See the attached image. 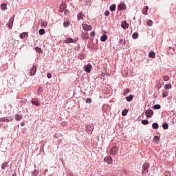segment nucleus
Returning <instances> with one entry per match:
<instances>
[{"instance_id":"obj_37","label":"nucleus","mask_w":176,"mask_h":176,"mask_svg":"<svg viewBox=\"0 0 176 176\" xmlns=\"http://www.w3.org/2000/svg\"><path fill=\"white\" fill-rule=\"evenodd\" d=\"M148 123H149V122L146 120H142V124H148Z\"/></svg>"},{"instance_id":"obj_17","label":"nucleus","mask_w":176,"mask_h":176,"mask_svg":"<svg viewBox=\"0 0 176 176\" xmlns=\"http://www.w3.org/2000/svg\"><path fill=\"white\" fill-rule=\"evenodd\" d=\"M65 43H74V39L71 38H68L66 40L64 41Z\"/></svg>"},{"instance_id":"obj_42","label":"nucleus","mask_w":176,"mask_h":176,"mask_svg":"<svg viewBox=\"0 0 176 176\" xmlns=\"http://www.w3.org/2000/svg\"><path fill=\"white\" fill-rule=\"evenodd\" d=\"M13 19H10L8 24H13Z\"/></svg>"},{"instance_id":"obj_36","label":"nucleus","mask_w":176,"mask_h":176,"mask_svg":"<svg viewBox=\"0 0 176 176\" xmlns=\"http://www.w3.org/2000/svg\"><path fill=\"white\" fill-rule=\"evenodd\" d=\"M164 176H171V173L170 171L166 170L164 173Z\"/></svg>"},{"instance_id":"obj_46","label":"nucleus","mask_w":176,"mask_h":176,"mask_svg":"<svg viewBox=\"0 0 176 176\" xmlns=\"http://www.w3.org/2000/svg\"><path fill=\"white\" fill-rule=\"evenodd\" d=\"M155 129H159V124L157 123H155Z\"/></svg>"},{"instance_id":"obj_26","label":"nucleus","mask_w":176,"mask_h":176,"mask_svg":"<svg viewBox=\"0 0 176 176\" xmlns=\"http://www.w3.org/2000/svg\"><path fill=\"white\" fill-rule=\"evenodd\" d=\"M41 27H43L44 28H46V27H47V22H42L41 24Z\"/></svg>"},{"instance_id":"obj_50","label":"nucleus","mask_w":176,"mask_h":176,"mask_svg":"<svg viewBox=\"0 0 176 176\" xmlns=\"http://www.w3.org/2000/svg\"><path fill=\"white\" fill-rule=\"evenodd\" d=\"M25 122H21V126L23 127V126H25Z\"/></svg>"},{"instance_id":"obj_8","label":"nucleus","mask_w":176,"mask_h":176,"mask_svg":"<svg viewBox=\"0 0 176 176\" xmlns=\"http://www.w3.org/2000/svg\"><path fill=\"white\" fill-rule=\"evenodd\" d=\"M145 115H146V118H151V116H152V115H153V111L151 109L146 110Z\"/></svg>"},{"instance_id":"obj_6","label":"nucleus","mask_w":176,"mask_h":176,"mask_svg":"<svg viewBox=\"0 0 176 176\" xmlns=\"http://www.w3.org/2000/svg\"><path fill=\"white\" fill-rule=\"evenodd\" d=\"M111 109V108L109 107V105L107 104H104L102 107V112H105L106 113L109 112V110Z\"/></svg>"},{"instance_id":"obj_23","label":"nucleus","mask_w":176,"mask_h":176,"mask_svg":"<svg viewBox=\"0 0 176 176\" xmlns=\"http://www.w3.org/2000/svg\"><path fill=\"white\" fill-rule=\"evenodd\" d=\"M1 8L2 10H6V9H8L6 4H5V3L1 4Z\"/></svg>"},{"instance_id":"obj_35","label":"nucleus","mask_w":176,"mask_h":176,"mask_svg":"<svg viewBox=\"0 0 176 176\" xmlns=\"http://www.w3.org/2000/svg\"><path fill=\"white\" fill-rule=\"evenodd\" d=\"M147 25H148L149 27H151V25H153V22L151 20H148L147 21Z\"/></svg>"},{"instance_id":"obj_21","label":"nucleus","mask_w":176,"mask_h":176,"mask_svg":"<svg viewBox=\"0 0 176 176\" xmlns=\"http://www.w3.org/2000/svg\"><path fill=\"white\" fill-rule=\"evenodd\" d=\"M133 98H134L133 95H130L126 98V100L128 101V102H130V101H133Z\"/></svg>"},{"instance_id":"obj_53","label":"nucleus","mask_w":176,"mask_h":176,"mask_svg":"<svg viewBox=\"0 0 176 176\" xmlns=\"http://www.w3.org/2000/svg\"><path fill=\"white\" fill-rule=\"evenodd\" d=\"M80 1H82V0H80Z\"/></svg>"},{"instance_id":"obj_4","label":"nucleus","mask_w":176,"mask_h":176,"mask_svg":"<svg viewBox=\"0 0 176 176\" xmlns=\"http://www.w3.org/2000/svg\"><path fill=\"white\" fill-rule=\"evenodd\" d=\"M30 76H34L35 74H36V66L34 65L31 69L30 72H29Z\"/></svg>"},{"instance_id":"obj_27","label":"nucleus","mask_w":176,"mask_h":176,"mask_svg":"<svg viewBox=\"0 0 176 176\" xmlns=\"http://www.w3.org/2000/svg\"><path fill=\"white\" fill-rule=\"evenodd\" d=\"M162 127L164 130H167V129H168V124L167 123H164L162 124Z\"/></svg>"},{"instance_id":"obj_30","label":"nucleus","mask_w":176,"mask_h":176,"mask_svg":"<svg viewBox=\"0 0 176 176\" xmlns=\"http://www.w3.org/2000/svg\"><path fill=\"white\" fill-rule=\"evenodd\" d=\"M39 35H43L45 34V29H41L38 31Z\"/></svg>"},{"instance_id":"obj_18","label":"nucleus","mask_w":176,"mask_h":176,"mask_svg":"<svg viewBox=\"0 0 176 176\" xmlns=\"http://www.w3.org/2000/svg\"><path fill=\"white\" fill-rule=\"evenodd\" d=\"M107 39H108V36H107L105 34L102 36L101 38H100L101 42H105V41H107Z\"/></svg>"},{"instance_id":"obj_40","label":"nucleus","mask_w":176,"mask_h":176,"mask_svg":"<svg viewBox=\"0 0 176 176\" xmlns=\"http://www.w3.org/2000/svg\"><path fill=\"white\" fill-rule=\"evenodd\" d=\"M42 91H43L42 87H38V91H37L38 93H42Z\"/></svg>"},{"instance_id":"obj_47","label":"nucleus","mask_w":176,"mask_h":176,"mask_svg":"<svg viewBox=\"0 0 176 176\" xmlns=\"http://www.w3.org/2000/svg\"><path fill=\"white\" fill-rule=\"evenodd\" d=\"M104 15L109 16V12L108 10L105 11Z\"/></svg>"},{"instance_id":"obj_16","label":"nucleus","mask_w":176,"mask_h":176,"mask_svg":"<svg viewBox=\"0 0 176 176\" xmlns=\"http://www.w3.org/2000/svg\"><path fill=\"white\" fill-rule=\"evenodd\" d=\"M168 96V90H163L162 91V97L163 98H166Z\"/></svg>"},{"instance_id":"obj_34","label":"nucleus","mask_w":176,"mask_h":176,"mask_svg":"<svg viewBox=\"0 0 176 176\" xmlns=\"http://www.w3.org/2000/svg\"><path fill=\"white\" fill-rule=\"evenodd\" d=\"M38 174H39V172L36 170H34L32 173L33 176H36V175H38Z\"/></svg>"},{"instance_id":"obj_51","label":"nucleus","mask_w":176,"mask_h":176,"mask_svg":"<svg viewBox=\"0 0 176 176\" xmlns=\"http://www.w3.org/2000/svg\"><path fill=\"white\" fill-rule=\"evenodd\" d=\"M62 124H63V126H65V124H67V122H62Z\"/></svg>"},{"instance_id":"obj_43","label":"nucleus","mask_w":176,"mask_h":176,"mask_svg":"<svg viewBox=\"0 0 176 176\" xmlns=\"http://www.w3.org/2000/svg\"><path fill=\"white\" fill-rule=\"evenodd\" d=\"M8 26L10 29H12V27H13V24L12 23H8Z\"/></svg>"},{"instance_id":"obj_24","label":"nucleus","mask_w":176,"mask_h":176,"mask_svg":"<svg viewBox=\"0 0 176 176\" xmlns=\"http://www.w3.org/2000/svg\"><path fill=\"white\" fill-rule=\"evenodd\" d=\"M128 112H129V110H127V109L123 110L122 112V116H126V115H127Z\"/></svg>"},{"instance_id":"obj_12","label":"nucleus","mask_w":176,"mask_h":176,"mask_svg":"<svg viewBox=\"0 0 176 176\" xmlns=\"http://www.w3.org/2000/svg\"><path fill=\"white\" fill-rule=\"evenodd\" d=\"M25 36H28V32H23L19 34V38L21 39L25 38Z\"/></svg>"},{"instance_id":"obj_48","label":"nucleus","mask_w":176,"mask_h":176,"mask_svg":"<svg viewBox=\"0 0 176 176\" xmlns=\"http://www.w3.org/2000/svg\"><path fill=\"white\" fill-rule=\"evenodd\" d=\"M36 52H41V48H39L38 47H36Z\"/></svg>"},{"instance_id":"obj_19","label":"nucleus","mask_w":176,"mask_h":176,"mask_svg":"<svg viewBox=\"0 0 176 176\" xmlns=\"http://www.w3.org/2000/svg\"><path fill=\"white\" fill-rule=\"evenodd\" d=\"M148 9H149V7H148V6H146L144 8V9L142 10L143 14H148Z\"/></svg>"},{"instance_id":"obj_15","label":"nucleus","mask_w":176,"mask_h":176,"mask_svg":"<svg viewBox=\"0 0 176 176\" xmlns=\"http://www.w3.org/2000/svg\"><path fill=\"white\" fill-rule=\"evenodd\" d=\"M21 119H23V116L21 115H15V120H16V122H19V120H21Z\"/></svg>"},{"instance_id":"obj_32","label":"nucleus","mask_w":176,"mask_h":176,"mask_svg":"<svg viewBox=\"0 0 176 176\" xmlns=\"http://www.w3.org/2000/svg\"><path fill=\"white\" fill-rule=\"evenodd\" d=\"M7 166H8V163H7V162H4V163H3L2 165H1V168H2L3 170H5L6 167H7Z\"/></svg>"},{"instance_id":"obj_45","label":"nucleus","mask_w":176,"mask_h":176,"mask_svg":"<svg viewBox=\"0 0 176 176\" xmlns=\"http://www.w3.org/2000/svg\"><path fill=\"white\" fill-rule=\"evenodd\" d=\"M96 35V32H91L90 34V36H94Z\"/></svg>"},{"instance_id":"obj_49","label":"nucleus","mask_w":176,"mask_h":176,"mask_svg":"<svg viewBox=\"0 0 176 176\" xmlns=\"http://www.w3.org/2000/svg\"><path fill=\"white\" fill-rule=\"evenodd\" d=\"M169 50H173V52H175V49L173 48V47H169Z\"/></svg>"},{"instance_id":"obj_41","label":"nucleus","mask_w":176,"mask_h":176,"mask_svg":"<svg viewBox=\"0 0 176 176\" xmlns=\"http://www.w3.org/2000/svg\"><path fill=\"white\" fill-rule=\"evenodd\" d=\"M91 101H92L91 98H89L87 99L86 102H88L89 104H90V102H91Z\"/></svg>"},{"instance_id":"obj_28","label":"nucleus","mask_w":176,"mask_h":176,"mask_svg":"<svg viewBox=\"0 0 176 176\" xmlns=\"http://www.w3.org/2000/svg\"><path fill=\"white\" fill-rule=\"evenodd\" d=\"M63 25H64L65 28L68 27V25H69V21H64Z\"/></svg>"},{"instance_id":"obj_33","label":"nucleus","mask_w":176,"mask_h":176,"mask_svg":"<svg viewBox=\"0 0 176 176\" xmlns=\"http://www.w3.org/2000/svg\"><path fill=\"white\" fill-rule=\"evenodd\" d=\"M163 79H164V82H167L168 80H169L170 77L168 76H164Z\"/></svg>"},{"instance_id":"obj_29","label":"nucleus","mask_w":176,"mask_h":176,"mask_svg":"<svg viewBox=\"0 0 176 176\" xmlns=\"http://www.w3.org/2000/svg\"><path fill=\"white\" fill-rule=\"evenodd\" d=\"M148 57L153 58L155 57V52H149Z\"/></svg>"},{"instance_id":"obj_38","label":"nucleus","mask_w":176,"mask_h":176,"mask_svg":"<svg viewBox=\"0 0 176 176\" xmlns=\"http://www.w3.org/2000/svg\"><path fill=\"white\" fill-rule=\"evenodd\" d=\"M161 106L160 104H155V109H160Z\"/></svg>"},{"instance_id":"obj_11","label":"nucleus","mask_w":176,"mask_h":176,"mask_svg":"<svg viewBox=\"0 0 176 176\" xmlns=\"http://www.w3.org/2000/svg\"><path fill=\"white\" fill-rule=\"evenodd\" d=\"M121 27L124 29V30H127V28H129V23H127V22L126 21H123L122 23Z\"/></svg>"},{"instance_id":"obj_5","label":"nucleus","mask_w":176,"mask_h":176,"mask_svg":"<svg viewBox=\"0 0 176 176\" xmlns=\"http://www.w3.org/2000/svg\"><path fill=\"white\" fill-rule=\"evenodd\" d=\"M82 28L85 31H91L93 28L90 25L82 24Z\"/></svg>"},{"instance_id":"obj_52","label":"nucleus","mask_w":176,"mask_h":176,"mask_svg":"<svg viewBox=\"0 0 176 176\" xmlns=\"http://www.w3.org/2000/svg\"><path fill=\"white\" fill-rule=\"evenodd\" d=\"M152 127H153V129H155V123H153V124H152Z\"/></svg>"},{"instance_id":"obj_22","label":"nucleus","mask_w":176,"mask_h":176,"mask_svg":"<svg viewBox=\"0 0 176 176\" xmlns=\"http://www.w3.org/2000/svg\"><path fill=\"white\" fill-rule=\"evenodd\" d=\"M116 9V5L113 4V5L110 6L111 12H115Z\"/></svg>"},{"instance_id":"obj_7","label":"nucleus","mask_w":176,"mask_h":176,"mask_svg":"<svg viewBox=\"0 0 176 176\" xmlns=\"http://www.w3.org/2000/svg\"><path fill=\"white\" fill-rule=\"evenodd\" d=\"M12 120H13V118H12V117L1 118V122H6V123H9V122H12Z\"/></svg>"},{"instance_id":"obj_31","label":"nucleus","mask_w":176,"mask_h":176,"mask_svg":"<svg viewBox=\"0 0 176 176\" xmlns=\"http://www.w3.org/2000/svg\"><path fill=\"white\" fill-rule=\"evenodd\" d=\"M133 39H137L138 38V33H133L132 35Z\"/></svg>"},{"instance_id":"obj_9","label":"nucleus","mask_w":176,"mask_h":176,"mask_svg":"<svg viewBox=\"0 0 176 176\" xmlns=\"http://www.w3.org/2000/svg\"><path fill=\"white\" fill-rule=\"evenodd\" d=\"M31 102L33 104V105H36V107H39L41 105V103L38 99L32 100Z\"/></svg>"},{"instance_id":"obj_2","label":"nucleus","mask_w":176,"mask_h":176,"mask_svg":"<svg viewBox=\"0 0 176 176\" xmlns=\"http://www.w3.org/2000/svg\"><path fill=\"white\" fill-rule=\"evenodd\" d=\"M118 151H119V148H118V146H113L110 150V153L111 155H116V153H118Z\"/></svg>"},{"instance_id":"obj_10","label":"nucleus","mask_w":176,"mask_h":176,"mask_svg":"<svg viewBox=\"0 0 176 176\" xmlns=\"http://www.w3.org/2000/svg\"><path fill=\"white\" fill-rule=\"evenodd\" d=\"M104 162H107V164H112V162H113L112 157H106L104 158Z\"/></svg>"},{"instance_id":"obj_14","label":"nucleus","mask_w":176,"mask_h":176,"mask_svg":"<svg viewBox=\"0 0 176 176\" xmlns=\"http://www.w3.org/2000/svg\"><path fill=\"white\" fill-rule=\"evenodd\" d=\"M81 38L82 39H89V34L88 33H82Z\"/></svg>"},{"instance_id":"obj_44","label":"nucleus","mask_w":176,"mask_h":176,"mask_svg":"<svg viewBox=\"0 0 176 176\" xmlns=\"http://www.w3.org/2000/svg\"><path fill=\"white\" fill-rule=\"evenodd\" d=\"M47 76L48 79H50V78H52V74L47 73Z\"/></svg>"},{"instance_id":"obj_20","label":"nucleus","mask_w":176,"mask_h":176,"mask_svg":"<svg viewBox=\"0 0 176 176\" xmlns=\"http://www.w3.org/2000/svg\"><path fill=\"white\" fill-rule=\"evenodd\" d=\"M77 19L78 20H83V13L80 12L78 15H77Z\"/></svg>"},{"instance_id":"obj_13","label":"nucleus","mask_w":176,"mask_h":176,"mask_svg":"<svg viewBox=\"0 0 176 176\" xmlns=\"http://www.w3.org/2000/svg\"><path fill=\"white\" fill-rule=\"evenodd\" d=\"M124 8H126V6L124 3H121L118 6V10H123Z\"/></svg>"},{"instance_id":"obj_1","label":"nucleus","mask_w":176,"mask_h":176,"mask_svg":"<svg viewBox=\"0 0 176 176\" xmlns=\"http://www.w3.org/2000/svg\"><path fill=\"white\" fill-rule=\"evenodd\" d=\"M149 171V163L146 162L142 166V174H147Z\"/></svg>"},{"instance_id":"obj_3","label":"nucleus","mask_w":176,"mask_h":176,"mask_svg":"<svg viewBox=\"0 0 176 176\" xmlns=\"http://www.w3.org/2000/svg\"><path fill=\"white\" fill-rule=\"evenodd\" d=\"M91 65L88 64L84 66V69L85 71V72H87V74H90V72H91Z\"/></svg>"},{"instance_id":"obj_25","label":"nucleus","mask_w":176,"mask_h":176,"mask_svg":"<svg viewBox=\"0 0 176 176\" xmlns=\"http://www.w3.org/2000/svg\"><path fill=\"white\" fill-rule=\"evenodd\" d=\"M171 87H172L171 84H166L164 86V89H166V90H168V89H171Z\"/></svg>"},{"instance_id":"obj_39","label":"nucleus","mask_w":176,"mask_h":176,"mask_svg":"<svg viewBox=\"0 0 176 176\" xmlns=\"http://www.w3.org/2000/svg\"><path fill=\"white\" fill-rule=\"evenodd\" d=\"M160 140V139L159 138V137L157 136H155V142H159V141Z\"/></svg>"}]
</instances>
